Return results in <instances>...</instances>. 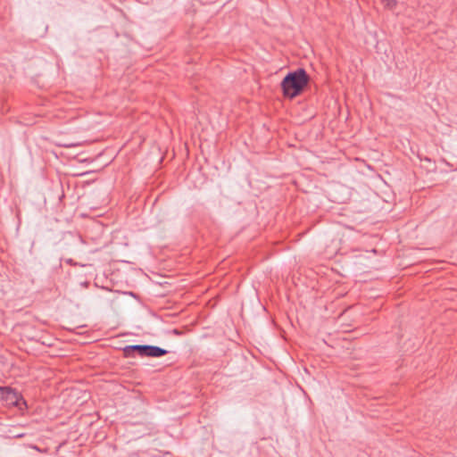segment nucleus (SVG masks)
I'll list each match as a JSON object with an SVG mask.
<instances>
[{"mask_svg":"<svg viewBox=\"0 0 457 457\" xmlns=\"http://www.w3.org/2000/svg\"><path fill=\"white\" fill-rule=\"evenodd\" d=\"M384 5L388 9H394L396 5L395 0H382Z\"/></svg>","mask_w":457,"mask_h":457,"instance_id":"obj_5","label":"nucleus"},{"mask_svg":"<svg viewBox=\"0 0 457 457\" xmlns=\"http://www.w3.org/2000/svg\"><path fill=\"white\" fill-rule=\"evenodd\" d=\"M23 435L22 434H19V435H16L15 436L16 437H21Z\"/></svg>","mask_w":457,"mask_h":457,"instance_id":"obj_7","label":"nucleus"},{"mask_svg":"<svg viewBox=\"0 0 457 457\" xmlns=\"http://www.w3.org/2000/svg\"><path fill=\"white\" fill-rule=\"evenodd\" d=\"M79 144L76 143H60L59 145L64 146V147H74L77 146Z\"/></svg>","mask_w":457,"mask_h":457,"instance_id":"obj_6","label":"nucleus"},{"mask_svg":"<svg viewBox=\"0 0 457 457\" xmlns=\"http://www.w3.org/2000/svg\"><path fill=\"white\" fill-rule=\"evenodd\" d=\"M123 352L126 357H131L133 352H137L140 356H145L146 345H127L123 348Z\"/></svg>","mask_w":457,"mask_h":457,"instance_id":"obj_3","label":"nucleus"},{"mask_svg":"<svg viewBox=\"0 0 457 457\" xmlns=\"http://www.w3.org/2000/svg\"><path fill=\"white\" fill-rule=\"evenodd\" d=\"M165 349L154 345H146L145 356L149 357H161L167 353Z\"/></svg>","mask_w":457,"mask_h":457,"instance_id":"obj_4","label":"nucleus"},{"mask_svg":"<svg viewBox=\"0 0 457 457\" xmlns=\"http://www.w3.org/2000/svg\"><path fill=\"white\" fill-rule=\"evenodd\" d=\"M0 393L2 398L6 401L8 404L19 405L20 396L14 390L9 387H0Z\"/></svg>","mask_w":457,"mask_h":457,"instance_id":"obj_2","label":"nucleus"},{"mask_svg":"<svg viewBox=\"0 0 457 457\" xmlns=\"http://www.w3.org/2000/svg\"><path fill=\"white\" fill-rule=\"evenodd\" d=\"M310 78L305 70L300 68L289 72L281 82V88L286 97L290 99L299 96L308 85Z\"/></svg>","mask_w":457,"mask_h":457,"instance_id":"obj_1","label":"nucleus"}]
</instances>
